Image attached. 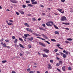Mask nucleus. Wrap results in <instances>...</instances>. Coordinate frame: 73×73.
Listing matches in <instances>:
<instances>
[{"label": "nucleus", "instance_id": "58836bf2", "mask_svg": "<svg viewBox=\"0 0 73 73\" xmlns=\"http://www.w3.org/2000/svg\"><path fill=\"white\" fill-rule=\"evenodd\" d=\"M68 53H69V52L68 51H67L65 52V54H67V55H68Z\"/></svg>", "mask_w": 73, "mask_h": 73}, {"label": "nucleus", "instance_id": "c756f323", "mask_svg": "<svg viewBox=\"0 0 73 73\" xmlns=\"http://www.w3.org/2000/svg\"><path fill=\"white\" fill-rule=\"evenodd\" d=\"M3 47H6V44L5 43H4L3 45Z\"/></svg>", "mask_w": 73, "mask_h": 73}, {"label": "nucleus", "instance_id": "cd10ccee", "mask_svg": "<svg viewBox=\"0 0 73 73\" xmlns=\"http://www.w3.org/2000/svg\"><path fill=\"white\" fill-rule=\"evenodd\" d=\"M26 3H30V1H26Z\"/></svg>", "mask_w": 73, "mask_h": 73}, {"label": "nucleus", "instance_id": "a878e982", "mask_svg": "<svg viewBox=\"0 0 73 73\" xmlns=\"http://www.w3.org/2000/svg\"><path fill=\"white\" fill-rule=\"evenodd\" d=\"M59 62L60 64V65H62V62L61 60Z\"/></svg>", "mask_w": 73, "mask_h": 73}, {"label": "nucleus", "instance_id": "72a5a7b5", "mask_svg": "<svg viewBox=\"0 0 73 73\" xmlns=\"http://www.w3.org/2000/svg\"><path fill=\"white\" fill-rule=\"evenodd\" d=\"M16 13L17 15H20V13L17 12H16Z\"/></svg>", "mask_w": 73, "mask_h": 73}, {"label": "nucleus", "instance_id": "4d7b16f0", "mask_svg": "<svg viewBox=\"0 0 73 73\" xmlns=\"http://www.w3.org/2000/svg\"><path fill=\"white\" fill-rule=\"evenodd\" d=\"M34 64L35 65H37V63H35Z\"/></svg>", "mask_w": 73, "mask_h": 73}, {"label": "nucleus", "instance_id": "20e7f679", "mask_svg": "<svg viewBox=\"0 0 73 73\" xmlns=\"http://www.w3.org/2000/svg\"><path fill=\"white\" fill-rule=\"evenodd\" d=\"M57 10L59 11V12H60V13H64V11L62 12V9L58 8L57 9Z\"/></svg>", "mask_w": 73, "mask_h": 73}, {"label": "nucleus", "instance_id": "bb28decb", "mask_svg": "<svg viewBox=\"0 0 73 73\" xmlns=\"http://www.w3.org/2000/svg\"><path fill=\"white\" fill-rule=\"evenodd\" d=\"M60 65V63H57L56 64V66H59Z\"/></svg>", "mask_w": 73, "mask_h": 73}, {"label": "nucleus", "instance_id": "79ce46f5", "mask_svg": "<svg viewBox=\"0 0 73 73\" xmlns=\"http://www.w3.org/2000/svg\"><path fill=\"white\" fill-rule=\"evenodd\" d=\"M11 73H16V72L15 71H12L11 72Z\"/></svg>", "mask_w": 73, "mask_h": 73}, {"label": "nucleus", "instance_id": "e433bc0d", "mask_svg": "<svg viewBox=\"0 0 73 73\" xmlns=\"http://www.w3.org/2000/svg\"><path fill=\"white\" fill-rule=\"evenodd\" d=\"M41 20V18H39L38 19V21H40V20Z\"/></svg>", "mask_w": 73, "mask_h": 73}, {"label": "nucleus", "instance_id": "4468645a", "mask_svg": "<svg viewBox=\"0 0 73 73\" xmlns=\"http://www.w3.org/2000/svg\"><path fill=\"white\" fill-rule=\"evenodd\" d=\"M54 33L55 34H56V35H60V33L57 31H55L54 32Z\"/></svg>", "mask_w": 73, "mask_h": 73}, {"label": "nucleus", "instance_id": "ddd939ff", "mask_svg": "<svg viewBox=\"0 0 73 73\" xmlns=\"http://www.w3.org/2000/svg\"><path fill=\"white\" fill-rule=\"evenodd\" d=\"M28 36H30L31 35H29V34H27L24 35V36L25 37H28Z\"/></svg>", "mask_w": 73, "mask_h": 73}, {"label": "nucleus", "instance_id": "4be33fe9", "mask_svg": "<svg viewBox=\"0 0 73 73\" xmlns=\"http://www.w3.org/2000/svg\"><path fill=\"white\" fill-rule=\"evenodd\" d=\"M67 40H68V41H72L73 39L71 38H68L67 39Z\"/></svg>", "mask_w": 73, "mask_h": 73}, {"label": "nucleus", "instance_id": "a19ab883", "mask_svg": "<svg viewBox=\"0 0 73 73\" xmlns=\"http://www.w3.org/2000/svg\"><path fill=\"white\" fill-rule=\"evenodd\" d=\"M58 51V49H56L54 50V52H57V51Z\"/></svg>", "mask_w": 73, "mask_h": 73}, {"label": "nucleus", "instance_id": "6e6552de", "mask_svg": "<svg viewBox=\"0 0 73 73\" xmlns=\"http://www.w3.org/2000/svg\"><path fill=\"white\" fill-rule=\"evenodd\" d=\"M18 12L20 13H21V14H24L25 13L22 10L20 9L19 10H18Z\"/></svg>", "mask_w": 73, "mask_h": 73}, {"label": "nucleus", "instance_id": "774afa93", "mask_svg": "<svg viewBox=\"0 0 73 73\" xmlns=\"http://www.w3.org/2000/svg\"><path fill=\"white\" fill-rule=\"evenodd\" d=\"M63 53H65L66 52V51L65 50H64L63 51Z\"/></svg>", "mask_w": 73, "mask_h": 73}, {"label": "nucleus", "instance_id": "9d476101", "mask_svg": "<svg viewBox=\"0 0 73 73\" xmlns=\"http://www.w3.org/2000/svg\"><path fill=\"white\" fill-rule=\"evenodd\" d=\"M27 40H28L29 41H32V40H33V38L32 37H31V38H27Z\"/></svg>", "mask_w": 73, "mask_h": 73}, {"label": "nucleus", "instance_id": "680f3d73", "mask_svg": "<svg viewBox=\"0 0 73 73\" xmlns=\"http://www.w3.org/2000/svg\"><path fill=\"white\" fill-rule=\"evenodd\" d=\"M58 48H59V49H62V50L63 49V48H62L61 47H58Z\"/></svg>", "mask_w": 73, "mask_h": 73}, {"label": "nucleus", "instance_id": "c03bdc74", "mask_svg": "<svg viewBox=\"0 0 73 73\" xmlns=\"http://www.w3.org/2000/svg\"><path fill=\"white\" fill-rule=\"evenodd\" d=\"M5 41H6V42H9V40H6Z\"/></svg>", "mask_w": 73, "mask_h": 73}, {"label": "nucleus", "instance_id": "dca6fc26", "mask_svg": "<svg viewBox=\"0 0 73 73\" xmlns=\"http://www.w3.org/2000/svg\"><path fill=\"white\" fill-rule=\"evenodd\" d=\"M67 56L65 54H64L63 55L62 57L63 58H66Z\"/></svg>", "mask_w": 73, "mask_h": 73}, {"label": "nucleus", "instance_id": "052dcab7", "mask_svg": "<svg viewBox=\"0 0 73 73\" xmlns=\"http://www.w3.org/2000/svg\"><path fill=\"white\" fill-rule=\"evenodd\" d=\"M41 40H45V39L44 38H41Z\"/></svg>", "mask_w": 73, "mask_h": 73}, {"label": "nucleus", "instance_id": "5701e85b", "mask_svg": "<svg viewBox=\"0 0 73 73\" xmlns=\"http://www.w3.org/2000/svg\"><path fill=\"white\" fill-rule=\"evenodd\" d=\"M42 56L43 57H47V55L45 54H42Z\"/></svg>", "mask_w": 73, "mask_h": 73}, {"label": "nucleus", "instance_id": "0e129e2a", "mask_svg": "<svg viewBox=\"0 0 73 73\" xmlns=\"http://www.w3.org/2000/svg\"><path fill=\"white\" fill-rule=\"evenodd\" d=\"M23 38H25V39H26V38H27V37H25V36H23Z\"/></svg>", "mask_w": 73, "mask_h": 73}, {"label": "nucleus", "instance_id": "de8ad7c7", "mask_svg": "<svg viewBox=\"0 0 73 73\" xmlns=\"http://www.w3.org/2000/svg\"><path fill=\"white\" fill-rule=\"evenodd\" d=\"M66 25H70V23H66Z\"/></svg>", "mask_w": 73, "mask_h": 73}, {"label": "nucleus", "instance_id": "e2e57ef3", "mask_svg": "<svg viewBox=\"0 0 73 73\" xmlns=\"http://www.w3.org/2000/svg\"><path fill=\"white\" fill-rule=\"evenodd\" d=\"M20 55L21 56H23V54L21 53H20Z\"/></svg>", "mask_w": 73, "mask_h": 73}, {"label": "nucleus", "instance_id": "473e14b6", "mask_svg": "<svg viewBox=\"0 0 73 73\" xmlns=\"http://www.w3.org/2000/svg\"><path fill=\"white\" fill-rule=\"evenodd\" d=\"M12 38H13V39H15L16 38V37L15 36H12Z\"/></svg>", "mask_w": 73, "mask_h": 73}, {"label": "nucleus", "instance_id": "412c9836", "mask_svg": "<svg viewBox=\"0 0 73 73\" xmlns=\"http://www.w3.org/2000/svg\"><path fill=\"white\" fill-rule=\"evenodd\" d=\"M28 7H33V5L31 4H29L27 5Z\"/></svg>", "mask_w": 73, "mask_h": 73}, {"label": "nucleus", "instance_id": "864d4df0", "mask_svg": "<svg viewBox=\"0 0 73 73\" xmlns=\"http://www.w3.org/2000/svg\"><path fill=\"white\" fill-rule=\"evenodd\" d=\"M30 73H34V72L33 71H30L29 72Z\"/></svg>", "mask_w": 73, "mask_h": 73}, {"label": "nucleus", "instance_id": "b1692460", "mask_svg": "<svg viewBox=\"0 0 73 73\" xmlns=\"http://www.w3.org/2000/svg\"><path fill=\"white\" fill-rule=\"evenodd\" d=\"M33 34L35 35V36H38V34H37V33H33Z\"/></svg>", "mask_w": 73, "mask_h": 73}, {"label": "nucleus", "instance_id": "4c0bfd02", "mask_svg": "<svg viewBox=\"0 0 73 73\" xmlns=\"http://www.w3.org/2000/svg\"><path fill=\"white\" fill-rule=\"evenodd\" d=\"M26 7V6L24 5H23V8H25Z\"/></svg>", "mask_w": 73, "mask_h": 73}, {"label": "nucleus", "instance_id": "423d86ee", "mask_svg": "<svg viewBox=\"0 0 73 73\" xmlns=\"http://www.w3.org/2000/svg\"><path fill=\"white\" fill-rule=\"evenodd\" d=\"M39 44L40 45H42V46H43L44 47H45L46 46V45H45L44 44L41 42H39Z\"/></svg>", "mask_w": 73, "mask_h": 73}, {"label": "nucleus", "instance_id": "f3484780", "mask_svg": "<svg viewBox=\"0 0 73 73\" xmlns=\"http://www.w3.org/2000/svg\"><path fill=\"white\" fill-rule=\"evenodd\" d=\"M19 45L20 47H21V48H24L25 47L24 46H23L22 44H19Z\"/></svg>", "mask_w": 73, "mask_h": 73}, {"label": "nucleus", "instance_id": "7ed1b4c3", "mask_svg": "<svg viewBox=\"0 0 73 73\" xmlns=\"http://www.w3.org/2000/svg\"><path fill=\"white\" fill-rule=\"evenodd\" d=\"M61 21H65L66 20V17L65 16L62 17L61 18Z\"/></svg>", "mask_w": 73, "mask_h": 73}, {"label": "nucleus", "instance_id": "2eb2a0df", "mask_svg": "<svg viewBox=\"0 0 73 73\" xmlns=\"http://www.w3.org/2000/svg\"><path fill=\"white\" fill-rule=\"evenodd\" d=\"M17 41H18L17 39H16L14 41V42L15 43V44H17Z\"/></svg>", "mask_w": 73, "mask_h": 73}, {"label": "nucleus", "instance_id": "13d9d810", "mask_svg": "<svg viewBox=\"0 0 73 73\" xmlns=\"http://www.w3.org/2000/svg\"><path fill=\"white\" fill-rule=\"evenodd\" d=\"M31 2H34V1H35V0H31Z\"/></svg>", "mask_w": 73, "mask_h": 73}, {"label": "nucleus", "instance_id": "69168bd1", "mask_svg": "<svg viewBox=\"0 0 73 73\" xmlns=\"http://www.w3.org/2000/svg\"><path fill=\"white\" fill-rule=\"evenodd\" d=\"M47 9H48V10H50L51 9L50 8H47Z\"/></svg>", "mask_w": 73, "mask_h": 73}, {"label": "nucleus", "instance_id": "7c9ffc66", "mask_svg": "<svg viewBox=\"0 0 73 73\" xmlns=\"http://www.w3.org/2000/svg\"><path fill=\"white\" fill-rule=\"evenodd\" d=\"M68 70H72V68H71L70 67H69Z\"/></svg>", "mask_w": 73, "mask_h": 73}, {"label": "nucleus", "instance_id": "a18cd8bd", "mask_svg": "<svg viewBox=\"0 0 73 73\" xmlns=\"http://www.w3.org/2000/svg\"><path fill=\"white\" fill-rule=\"evenodd\" d=\"M30 70H31L30 68L27 69V72H29V71H30Z\"/></svg>", "mask_w": 73, "mask_h": 73}, {"label": "nucleus", "instance_id": "3c124183", "mask_svg": "<svg viewBox=\"0 0 73 73\" xmlns=\"http://www.w3.org/2000/svg\"><path fill=\"white\" fill-rule=\"evenodd\" d=\"M65 0H61V1L62 2H65Z\"/></svg>", "mask_w": 73, "mask_h": 73}, {"label": "nucleus", "instance_id": "2f4dec72", "mask_svg": "<svg viewBox=\"0 0 73 73\" xmlns=\"http://www.w3.org/2000/svg\"><path fill=\"white\" fill-rule=\"evenodd\" d=\"M19 40L20 41H23V40L21 38H19Z\"/></svg>", "mask_w": 73, "mask_h": 73}, {"label": "nucleus", "instance_id": "f03ea898", "mask_svg": "<svg viewBox=\"0 0 73 73\" xmlns=\"http://www.w3.org/2000/svg\"><path fill=\"white\" fill-rule=\"evenodd\" d=\"M10 1L14 4H17L18 3V1L16 0H11Z\"/></svg>", "mask_w": 73, "mask_h": 73}, {"label": "nucleus", "instance_id": "6ab92c4d", "mask_svg": "<svg viewBox=\"0 0 73 73\" xmlns=\"http://www.w3.org/2000/svg\"><path fill=\"white\" fill-rule=\"evenodd\" d=\"M62 69L63 70V71H65V66H63L62 67Z\"/></svg>", "mask_w": 73, "mask_h": 73}, {"label": "nucleus", "instance_id": "37998d69", "mask_svg": "<svg viewBox=\"0 0 73 73\" xmlns=\"http://www.w3.org/2000/svg\"><path fill=\"white\" fill-rule=\"evenodd\" d=\"M50 62L53 63V60H50Z\"/></svg>", "mask_w": 73, "mask_h": 73}, {"label": "nucleus", "instance_id": "1a4fd4ad", "mask_svg": "<svg viewBox=\"0 0 73 73\" xmlns=\"http://www.w3.org/2000/svg\"><path fill=\"white\" fill-rule=\"evenodd\" d=\"M41 35L44 37V38H46V39H48V37H47L45 35H44V34H41Z\"/></svg>", "mask_w": 73, "mask_h": 73}, {"label": "nucleus", "instance_id": "0eeeda50", "mask_svg": "<svg viewBox=\"0 0 73 73\" xmlns=\"http://www.w3.org/2000/svg\"><path fill=\"white\" fill-rule=\"evenodd\" d=\"M47 68L48 69H52V66H51L50 64H48L47 66Z\"/></svg>", "mask_w": 73, "mask_h": 73}, {"label": "nucleus", "instance_id": "aec40b11", "mask_svg": "<svg viewBox=\"0 0 73 73\" xmlns=\"http://www.w3.org/2000/svg\"><path fill=\"white\" fill-rule=\"evenodd\" d=\"M51 40L52 41H53V42H56V40L54 39H51Z\"/></svg>", "mask_w": 73, "mask_h": 73}, {"label": "nucleus", "instance_id": "6e6d98bb", "mask_svg": "<svg viewBox=\"0 0 73 73\" xmlns=\"http://www.w3.org/2000/svg\"><path fill=\"white\" fill-rule=\"evenodd\" d=\"M9 21H10L11 23H13V21H12V20L11 19L9 20Z\"/></svg>", "mask_w": 73, "mask_h": 73}, {"label": "nucleus", "instance_id": "ea45409f", "mask_svg": "<svg viewBox=\"0 0 73 73\" xmlns=\"http://www.w3.org/2000/svg\"><path fill=\"white\" fill-rule=\"evenodd\" d=\"M65 42H66V43H67V44H68V43H69V41H65Z\"/></svg>", "mask_w": 73, "mask_h": 73}, {"label": "nucleus", "instance_id": "5fc2aeb1", "mask_svg": "<svg viewBox=\"0 0 73 73\" xmlns=\"http://www.w3.org/2000/svg\"><path fill=\"white\" fill-rule=\"evenodd\" d=\"M65 29H66V30H68V31L69 30V29L68 28H65Z\"/></svg>", "mask_w": 73, "mask_h": 73}, {"label": "nucleus", "instance_id": "09e8293b", "mask_svg": "<svg viewBox=\"0 0 73 73\" xmlns=\"http://www.w3.org/2000/svg\"><path fill=\"white\" fill-rule=\"evenodd\" d=\"M27 16H32V15L31 14H28Z\"/></svg>", "mask_w": 73, "mask_h": 73}, {"label": "nucleus", "instance_id": "c9c22d12", "mask_svg": "<svg viewBox=\"0 0 73 73\" xmlns=\"http://www.w3.org/2000/svg\"><path fill=\"white\" fill-rule=\"evenodd\" d=\"M45 41V42H47V43L48 44H50V42H49V41Z\"/></svg>", "mask_w": 73, "mask_h": 73}, {"label": "nucleus", "instance_id": "8fccbe9b", "mask_svg": "<svg viewBox=\"0 0 73 73\" xmlns=\"http://www.w3.org/2000/svg\"><path fill=\"white\" fill-rule=\"evenodd\" d=\"M32 19L33 21H35L36 20V19H35V18H33Z\"/></svg>", "mask_w": 73, "mask_h": 73}, {"label": "nucleus", "instance_id": "f8f14e48", "mask_svg": "<svg viewBox=\"0 0 73 73\" xmlns=\"http://www.w3.org/2000/svg\"><path fill=\"white\" fill-rule=\"evenodd\" d=\"M25 25L26 27H30L29 25L27 23H26L24 24Z\"/></svg>", "mask_w": 73, "mask_h": 73}, {"label": "nucleus", "instance_id": "39448f33", "mask_svg": "<svg viewBox=\"0 0 73 73\" xmlns=\"http://www.w3.org/2000/svg\"><path fill=\"white\" fill-rule=\"evenodd\" d=\"M26 30L29 32H31V33H33V31L31 29L28 28L26 29Z\"/></svg>", "mask_w": 73, "mask_h": 73}, {"label": "nucleus", "instance_id": "f257e3e1", "mask_svg": "<svg viewBox=\"0 0 73 73\" xmlns=\"http://www.w3.org/2000/svg\"><path fill=\"white\" fill-rule=\"evenodd\" d=\"M46 25L48 27H51L52 25H53L54 27L56 29H58V27H56L55 25L53 24V22L52 21H48L46 23Z\"/></svg>", "mask_w": 73, "mask_h": 73}, {"label": "nucleus", "instance_id": "603ef678", "mask_svg": "<svg viewBox=\"0 0 73 73\" xmlns=\"http://www.w3.org/2000/svg\"><path fill=\"white\" fill-rule=\"evenodd\" d=\"M42 26L43 27H45V24H42Z\"/></svg>", "mask_w": 73, "mask_h": 73}, {"label": "nucleus", "instance_id": "bf43d9fd", "mask_svg": "<svg viewBox=\"0 0 73 73\" xmlns=\"http://www.w3.org/2000/svg\"><path fill=\"white\" fill-rule=\"evenodd\" d=\"M56 46H58V47H59V46H60V45L59 44H57Z\"/></svg>", "mask_w": 73, "mask_h": 73}, {"label": "nucleus", "instance_id": "c85d7f7f", "mask_svg": "<svg viewBox=\"0 0 73 73\" xmlns=\"http://www.w3.org/2000/svg\"><path fill=\"white\" fill-rule=\"evenodd\" d=\"M28 48H31V47H32V46H31V44H29L28 45Z\"/></svg>", "mask_w": 73, "mask_h": 73}, {"label": "nucleus", "instance_id": "9b49d317", "mask_svg": "<svg viewBox=\"0 0 73 73\" xmlns=\"http://www.w3.org/2000/svg\"><path fill=\"white\" fill-rule=\"evenodd\" d=\"M44 51H45L46 53H48V52L49 51V50H48L46 48L44 49L43 50Z\"/></svg>", "mask_w": 73, "mask_h": 73}, {"label": "nucleus", "instance_id": "338daca9", "mask_svg": "<svg viewBox=\"0 0 73 73\" xmlns=\"http://www.w3.org/2000/svg\"><path fill=\"white\" fill-rule=\"evenodd\" d=\"M62 24H64V25H66V23H62Z\"/></svg>", "mask_w": 73, "mask_h": 73}, {"label": "nucleus", "instance_id": "393cba45", "mask_svg": "<svg viewBox=\"0 0 73 73\" xmlns=\"http://www.w3.org/2000/svg\"><path fill=\"white\" fill-rule=\"evenodd\" d=\"M7 60H3L2 61V63H5V62H7Z\"/></svg>", "mask_w": 73, "mask_h": 73}, {"label": "nucleus", "instance_id": "f704fd0d", "mask_svg": "<svg viewBox=\"0 0 73 73\" xmlns=\"http://www.w3.org/2000/svg\"><path fill=\"white\" fill-rule=\"evenodd\" d=\"M8 25H13V24L12 23H8Z\"/></svg>", "mask_w": 73, "mask_h": 73}, {"label": "nucleus", "instance_id": "a211bd4d", "mask_svg": "<svg viewBox=\"0 0 73 73\" xmlns=\"http://www.w3.org/2000/svg\"><path fill=\"white\" fill-rule=\"evenodd\" d=\"M32 4H37V1H35V2H32Z\"/></svg>", "mask_w": 73, "mask_h": 73}, {"label": "nucleus", "instance_id": "49530a36", "mask_svg": "<svg viewBox=\"0 0 73 73\" xmlns=\"http://www.w3.org/2000/svg\"><path fill=\"white\" fill-rule=\"evenodd\" d=\"M56 69L57 70H58L59 72H61V71H60V69L58 68H57Z\"/></svg>", "mask_w": 73, "mask_h": 73}]
</instances>
